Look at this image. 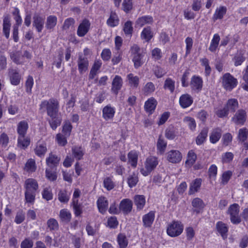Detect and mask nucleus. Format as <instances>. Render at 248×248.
Segmentation results:
<instances>
[{"label": "nucleus", "instance_id": "29", "mask_svg": "<svg viewBox=\"0 0 248 248\" xmlns=\"http://www.w3.org/2000/svg\"><path fill=\"white\" fill-rule=\"evenodd\" d=\"M222 135V130L219 128H217L214 129L211 132L209 139L210 141L212 143H216L217 142L220 138H221Z\"/></svg>", "mask_w": 248, "mask_h": 248}, {"label": "nucleus", "instance_id": "47", "mask_svg": "<svg viewBox=\"0 0 248 248\" xmlns=\"http://www.w3.org/2000/svg\"><path fill=\"white\" fill-rule=\"evenodd\" d=\"M30 143V140L28 138H26L25 136H18V147L25 149L27 148Z\"/></svg>", "mask_w": 248, "mask_h": 248}, {"label": "nucleus", "instance_id": "11", "mask_svg": "<svg viewBox=\"0 0 248 248\" xmlns=\"http://www.w3.org/2000/svg\"><path fill=\"white\" fill-rule=\"evenodd\" d=\"M168 160L172 163H177L181 161L182 158V154L178 150H172L167 154Z\"/></svg>", "mask_w": 248, "mask_h": 248}, {"label": "nucleus", "instance_id": "13", "mask_svg": "<svg viewBox=\"0 0 248 248\" xmlns=\"http://www.w3.org/2000/svg\"><path fill=\"white\" fill-rule=\"evenodd\" d=\"M202 79L199 76H193L191 79L190 86L192 90L199 92L202 88Z\"/></svg>", "mask_w": 248, "mask_h": 248}, {"label": "nucleus", "instance_id": "41", "mask_svg": "<svg viewBox=\"0 0 248 248\" xmlns=\"http://www.w3.org/2000/svg\"><path fill=\"white\" fill-rule=\"evenodd\" d=\"M220 40V36L218 34H214L213 39L209 47V50L212 52H215L216 51Z\"/></svg>", "mask_w": 248, "mask_h": 248}, {"label": "nucleus", "instance_id": "32", "mask_svg": "<svg viewBox=\"0 0 248 248\" xmlns=\"http://www.w3.org/2000/svg\"><path fill=\"white\" fill-rule=\"evenodd\" d=\"M208 132V128L207 127H204L196 139V142L197 145H201L205 141L207 137Z\"/></svg>", "mask_w": 248, "mask_h": 248}, {"label": "nucleus", "instance_id": "16", "mask_svg": "<svg viewBox=\"0 0 248 248\" xmlns=\"http://www.w3.org/2000/svg\"><path fill=\"white\" fill-rule=\"evenodd\" d=\"M115 110L110 105H108L102 109V117L106 120H112L114 117Z\"/></svg>", "mask_w": 248, "mask_h": 248}, {"label": "nucleus", "instance_id": "26", "mask_svg": "<svg viewBox=\"0 0 248 248\" xmlns=\"http://www.w3.org/2000/svg\"><path fill=\"white\" fill-rule=\"evenodd\" d=\"M60 161V157L51 153L46 159V163L49 167L54 168L58 166Z\"/></svg>", "mask_w": 248, "mask_h": 248}, {"label": "nucleus", "instance_id": "22", "mask_svg": "<svg viewBox=\"0 0 248 248\" xmlns=\"http://www.w3.org/2000/svg\"><path fill=\"white\" fill-rule=\"evenodd\" d=\"M49 117L50 119H48L49 124L53 130H55L58 126L61 125L62 118L59 114Z\"/></svg>", "mask_w": 248, "mask_h": 248}, {"label": "nucleus", "instance_id": "23", "mask_svg": "<svg viewBox=\"0 0 248 248\" xmlns=\"http://www.w3.org/2000/svg\"><path fill=\"white\" fill-rule=\"evenodd\" d=\"M202 180L201 178H197L192 181L190 185L188 191L189 195H192L198 192L202 185Z\"/></svg>", "mask_w": 248, "mask_h": 248}, {"label": "nucleus", "instance_id": "1", "mask_svg": "<svg viewBox=\"0 0 248 248\" xmlns=\"http://www.w3.org/2000/svg\"><path fill=\"white\" fill-rule=\"evenodd\" d=\"M40 107L41 109H46L49 116L59 114V103L56 99L50 98L48 100H44L41 102Z\"/></svg>", "mask_w": 248, "mask_h": 248}, {"label": "nucleus", "instance_id": "49", "mask_svg": "<svg viewBox=\"0 0 248 248\" xmlns=\"http://www.w3.org/2000/svg\"><path fill=\"white\" fill-rule=\"evenodd\" d=\"M47 229L50 231H56L59 228V224L58 221L53 218L49 219L46 222Z\"/></svg>", "mask_w": 248, "mask_h": 248}, {"label": "nucleus", "instance_id": "5", "mask_svg": "<svg viewBox=\"0 0 248 248\" xmlns=\"http://www.w3.org/2000/svg\"><path fill=\"white\" fill-rule=\"evenodd\" d=\"M237 84V79L230 73L225 74L222 77V86L227 91H231Z\"/></svg>", "mask_w": 248, "mask_h": 248}, {"label": "nucleus", "instance_id": "64", "mask_svg": "<svg viewBox=\"0 0 248 248\" xmlns=\"http://www.w3.org/2000/svg\"><path fill=\"white\" fill-rule=\"evenodd\" d=\"M42 196L44 199L49 201L52 199L53 194L50 188L46 187L44 188L42 192Z\"/></svg>", "mask_w": 248, "mask_h": 248}, {"label": "nucleus", "instance_id": "63", "mask_svg": "<svg viewBox=\"0 0 248 248\" xmlns=\"http://www.w3.org/2000/svg\"><path fill=\"white\" fill-rule=\"evenodd\" d=\"M104 186L108 190H110L114 187V184L110 177H107L103 181Z\"/></svg>", "mask_w": 248, "mask_h": 248}, {"label": "nucleus", "instance_id": "60", "mask_svg": "<svg viewBox=\"0 0 248 248\" xmlns=\"http://www.w3.org/2000/svg\"><path fill=\"white\" fill-rule=\"evenodd\" d=\"M248 130L246 128H241L239 130L238 138L242 142L245 141L248 138Z\"/></svg>", "mask_w": 248, "mask_h": 248}, {"label": "nucleus", "instance_id": "42", "mask_svg": "<svg viewBox=\"0 0 248 248\" xmlns=\"http://www.w3.org/2000/svg\"><path fill=\"white\" fill-rule=\"evenodd\" d=\"M60 217L62 222L68 223L71 218L70 212L66 209H63L60 212Z\"/></svg>", "mask_w": 248, "mask_h": 248}, {"label": "nucleus", "instance_id": "54", "mask_svg": "<svg viewBox=\"0 0 248 248\" xmlns=\"http://www.w3.org/2000/svg\"><path fill=\"white\" fill-rule=\"evenodd\" d=\"M133 24L131 21H126L123 27V31L126 35L131 36L133 31Z\"/></svg>", "mask_w": 248, "mask_h": 248}, {"label": "nucleus", "instance_id": "20", "mask_svg": "<svg viewBox=\"0 0 248 248\" xmlns=\"http://www.w3.org/2000/svg\"><path fill=\"white\" fill-rule=\"evenodd\" d=\"M123 85V79L118 75L115 76L112 82L111 91L117 94Z\"/></svg>", "mask_w": 248, "mask_h": 248}, {"label": "nucleus", "instance_id": "52", "mask_svg": "<svg viewBox=\"0 0 248 248\" xmlns=\"http://www.w3.org/2000/svg\"><path fill=\"white\" fill-rule=\"evenodd\" d=\"M72 154L74 157L78 160L82 158L84 155L82 148L79 146H74L72 148Z\"/></svg>", "mask_w": 248, "mask_h": 248}, {"label": "nucleus", "instance_id": "9", "mask_svg": "<svg viewBox=\"0 0 248 248\" xmlns=\"http://www.w3.org/2000/svg\"><path fill=\"white\" fill-rule=\"evenodd\" d=\"M45 17L38 14H35L33 16L32 26L38 32H42L44 25Z\"/></svg>", "mask_w": 248, "mask_h": 248}, {"label": "nucleus", "instance_id": "4", "mask_svg": "<svg viewBox=\"0 0 248 248\" xmlns=\"http://www.w3.org/2000/svg\"><path fill=\"white\" fill-rule=\"evenodd\" d=\"M158 163L157 158L155 156H150L146 159L145 167V169L140 170L141 173L144 176H147L153 170Z\"/></svg>", "mask_w": 248, "mask_h": 248}, {"label": "nucleus", "instance_id": "28", "mask_svg": "<svg viewBox=\"0 0 248 248\" xmlns=\"http://www.w3.org/2000/svg\"><path fill=\"white\" fill-rule=\"evenodd\" d=\"M157 105V101L153 98L151 97L149 98L145 103L144 108L147 112H149L150 113H152L155 109Z\"/></svg>", "mask_w": 248, "mask_h": 248}, {"label": "nucleus", "instance_id": "59", "mask_svg": "<svg viewBox=\"0 0 248 248\" xmlns=\"http://www.w3.org/2000/svg\"><path fill=\"white\" fill-rule=\"evenodd\" d=\"M25 219V214L24 211L22 210H18L16 215L15 218V222L17 224H19L22 223Z\"/></svg>", "mask_w": 248, "mask_h": 248}, {"label": "nucleus", "instance_id": "24", "mask_svg": "<svg viewBox=\"0 0 248 248\" xmlns=\"http://www.w3.org/2000/svg\"><path fill=\"white\" fill-rule=\"evenodd\" d=\"M216 228L217 232L221 234L223 239H225L227 237V232L228 228L227 225L222 221H218L216 224Z\"/></svg>", "mask_w": 248, "mask_h": 248}, {"label": "nucleus", "instance_id": "14", "mask_svg": "<svg viewBox=\"0 0 248 248\" xmlns=\"http://www.w3.org/2000/svg\"><path fill=\"white\" fill-rule=\"evenodd\" d=\"M25 191L36 192L38 189L39 186L37 181L33 178H28L24 184Z\"/></svg>", "mask_w": 248, "mask_h": 248}, {"label": "nucleus", "instance_id": "12", "mask_svg": "<svg viewBox=\"0 0 248 248\" xmlns=\"http://www.w3.org/2000/svg\"><path fill=\"white\" fill-rule=\"evenodd\" d=\"M132 206V201L129 199H125L121 202L119 205V209L124 214H128L131 211Z\"/></svg>", "mask_w": 248, "mask_h": 248}, {"label": "nucleus", "instance_id": "30", "mask_svg": "<svg viewBox=\"0 0 248 248\" xmlns=\"http://www.w3.org/2000/svg\"><path fill=\"white\" fill-rule=\"evenodd\" d=\"M225 107L229 112H234L238 108V101L234 98L230 99L227 101Z\"/></svg>", "mask_w": 248, "mask_h": 248}, {"label": "nucleus", "instance_id": "56", "mask_svg": "<svg viewBox=\"0 0 248 248\" xmlns=\"http://www.w3.org/2000/svg\"><path fill=\"white\" fill-rule=\"evenodd\" d=\"M183 121L188 126L191 130L194 131L195 129L196 124L194 118L187 116L184 118Z\"/></svg>", "mask_w": 248, "mask_h": 248}, {"label": "nucleus", "instance_id": "19", "mask_svg": "<svg viewBox=\"0 0 248 248\" xmlns=\"http://www.w3.org/2000/svg\"><path fill=\"white\" fill-rule=\"evenodd\" d=\"M108 202L105 197H99L97 201V205L99 212L104 214L108 208Z\"/></svg>", "mask_w": 248, "mask_h": 248}, {"label": "nucleus", "instance_id": "36", "mask_svg": "<svg viewBox=\"0 0 248 248\" xmlns=\"http://www.w3.org/2000/svg\"><path fill=\"white\" fill-rule=\"evenodd\" d=\"M28 128V124L26 121H22L20 122L17 125V131L19 136H25Z\"/></svg>", "mask_w": 248, "mask_h": 248}, {"label": "nucleus", "instance_id": "39", "mask_svg": "<svg viewBox=\"0 0 248 248\" xmlns=\"http://www.w3.org/2000/svg\"><path fill=\"white\" fill-rule=\"evenodd\" d=\"M153 37V32L150 27L144 28L141 33V38L149 42Z\"/></svg>", "mask_w": 248, "mask_h": 248}, {"label": "nucleus", "instance_id": "34", "mask_svg": "<svg viewBox=\"0 0 248 248\" xmlns=\"http://www.w3.org/2000/svg\"><path fill=\"white\" fill-rule=\"evenodd\" d=\"M57 23V18L53 15L47 17L46 23V28L47 30H51L54 29Z\"/></svg>", "mask_w": 248, "mask_h": 248}, {"label": "nucleus", "instance_id": "35", "mask_svg": "<svg viewBox=\"0 0 248 248\" xmlns=\"http://www.w3.org/2000/svg\"><path fill=\"white\" fill-rule=\"evenodd\" d=\"M128 163L133 168H136L137 165L138 155L136 151H131L127 155Z\"/></svg>", "mask_w": 248, "mask_h": 248}, {"label": "nucleus", "instance_id": "15", "mask_svg": "<svg viewBox=\"0 0 248 248\" xmlns=\"http://www.w3.org/2000/svg\"><path fill=\"white\" fill-rule=\"evenodd\" d=\"M11 25L10 16L9 15H4L3 19L2 31L4 35L7 39H8L10 36Z\"/></svg>", "mask_w": 248, "mask_h": 248}, {"label": "nucleus", "instance_id": "43", "mask_svg": "<svg viewBox=\"0 0 248 248\" xmlns=\"http://www.w3.org/2000/svg\"><path fill=\"white\" fill-rule=\"evenodd\" d=\"M117 241L119 248H125L128 245V239L124 234H119L117 237Z\"/></svg>", "mask_w": 248, "mask_h": 248}, {"label": "nucleus", "instance_id": "45", "mask_svg": "<svg viewBox=\"0 0 248 248\" xmlns=\"http://www.w3.org/2000/svg\"><path fill=\"white\" fill-rule=\"evenodd\" d=\"M58 198L61 202L66 203L69 200L70 196L65 190L61 189L59 191Z\"/></svg>", "mask_w": 248, "mask_h": 248}, {"label": "nucleus", "instance_id": "51", "mask_svg": "<svg viewBox=\"0 0 248 248\" xmlns=\"http://www.w3.org/2000/svg\"><path fill=\"white\" fill-rule=\"evenodd\" d=\"M164 88L169 90L172 93L175 89V81L170 78H167L165 81Z\"/></svg>", "mask_w": 248, "mask_h": 248}, {"label": "nucleus", "instance_id": "40", "mask_svg": "<svg viewBox=\"0 0 248 248\" xmlns=\"http://www.w3.org/2000/svg\"><path fill=\"white\" fill-rule=\"evenodd\" d=\"M134 202L138 210L142 209L145 204V199L143 195H137L134 197Z\"/></svg>", "mask_w": 248, "mask_h": 248}, {"label": "nucleus", "instance_id": "2", "mask_svg": "<svg viewBox=\"0 0 248 248\" xmlns=\"http://www.w3.org/2000/svg\"><path fill=\"white\" fill-rule=\"evenodd\" d=\"M240 206L237 203H233L230 206L227 213L230 216V220L233 224H238L241 221V219L239 215Z\"/></svg>", "mask_w": 248, "mask_h": 248}, {"label": "nucleus", "instance_id": "31", "mask_svg": "<svg viewBox=\"0 0 248 248\" xmlns=\"http://www.w3.org/2000/svg\"><path fill=\"white\" fill-rule=\"evenodd\" d=\"M119 19L115 12H111L109 18L107 21V25L110 27H114L118 25Z\"/></svg>", "mask_w": 248, "mask_h": 248}, {"label": "nucleus", "instance_id": "48", "mask_svg": "<svg viewBox=\"0 0 248 248\" xmlns=\"http://www.w3.org/2000/svg\"><path fill=\"white\" fill-rule=\"evenodd\" d=\"M197 159V155L193 150H190L187 154V159L186 161V164L189 166H192Z\"/></svg>", "mask_w": 248, "mask_h": 248}, {"label": "nucleus", "instance_id": "61", "mask_svg": "<svg viewBox=\"0 0 248 248\" xmlns=\"http://www.w3.org/2000/svg\"><path fill=\"white\" fill-rule=\"evenodd\" d=\"M232 175V172L231 170L224 171L222 174L221 183L223 185L227 184Z\"/></svg>", "mask_w": 248, "mask_h": 248}, {"label": "nucleus", "instance_id": "57", "mask_svg": "<svg viewBox=\"0 0 248 248\" xmlns=\"http://www.w3.org/2000/svg\"><path fill=\"white\" fill-rule=\"evenodd\" d=\"M176 136V129L172 126H169L165 131V137L169 140H173Z\"/></svg>", "mask_w": 248, "mask_h": 248}, {"label": "nucleus", "instance_id": "25", "mask_svg": "<svg viewBox=\"0 0 248 248\" xmlns=\"http://www.w3.org/2000/svg\"><path fill=\"white\" fill-rule=\"evenodd\" d=\"M126 79L129 85L134 88H137L139 85L140 78L137 76H134L132 73L128 74Z\"/></svg>", "mask_w": 248, "mask_h": 248}, {"label": "nucleus", "instance_id": "37", "mask_svg": "<svg viewBox=\"0 0 248 248\" xmlns=\"http://www.w3.org/2000/svg\"><path fill=\"white\" fill-rule=\"evenodd\" d=\"M139 182L138 173L133 172L130 174L127 177V183L128 186L132 188L137 185Z\"/></svg>", "mask_w": 248, "mask_h": 248}, {"label": "nucleus", "instance_id": "21", "mask_svg": "<svg viewBox=\"0 0 248 248\" xmlns=\"http://www.w3.org/2000/svg\"><path fill=\"white\" fill-rule=\"evenodd\" d=\"M179 103L183 108H186L192 104L193 99L189 94H184L180 96Z\"/></svg>", "mask_w": 248, "mask_h": 248}, {"label": "nucleus", "instance_id": "46", "mask_svg": "<svg viewBox=\"0 0 248 248\" xmlns=\"http://www.w3.org/2000/svg\"><path fill=\"white\" fill-rule=\"evenodd\" d=\"M35 162L32 159H29L25 164L24 170L29 172H34L36 170Z\"/></svg>", "mask_w": 248, "mask_h": 248}, {"label": "nucleus", "instance_id": "17", "mask_svg": "<svg viewBox=\"0 0 248 248\" xmlns=\"http://www.w3.org/2000/svg\"><path fill=\"white\" fill-rule=\"evenodd\" d=\"M47 151L46 144L43 141H39L37 142L34 152L36 155L42 157H43Z\"/></svg>", "mask_w": 248, "mask_h": 248}, {"label": "nucleus", "instance_id": "58", "mask_svg": "<svg viewBox=\"0 0 248 248\" xmlns=\"http://www.w3.org/2000/svg\"><path fill=\"white\" fill-rule=\"evenodd\" d=\"M143 57L142 54L132 57V61L135 68L138 69L143 64V62L142 60Z\"/></svg>", "mask_w": 248, "mask_h": 248}, {"label": "nucleus", "instance_id": "44", "mask_svg": "<svg viewBox=\"0 0 248 248\" xmlns=\"http://www.w3.org/2000/svg\"><path fill=\"white\" fill-rule=\"evenodd\" d=\"M227 8L224 6H221L216 10L213 16V19L216 20L218 19H222L224 15L226 13Z\"/></svg>", "mask_w": 248, "mask_h": 248}, {"label": "nucleus", "instance_id": "50", "mask_svg": "<svg viewBox=\"0 0 248 248\" xmlns=\"http://www.w3.org/2000/svg\"><path fill=\"white\" fill-rule=\"evenodd\" d=\"M157 149L160 154H163L167 147V142L161 138V136L159 137L157 142Z\"/></svg>", "mask_w": 248, "mask_h": 248}, {"label": "nucleus", "instance_id": "27", "mask_svg": "<svg viewBox=\"0 0 248 248\" xmlns=\"http://www.w3.org/2000/svg\"><path fill=\"white\" fill-rule=\"evenodd\" d=\"M245 52L243 50L238 51L235 54L232 60L235 66H238L242 64L245 61L246 58L244 56Z\"/></svg>", "mask_w": 248, "mask_h": 248}, {"label": "nucleus", "instance_id": "33", "mask_svg": "<svg viewBox=\"0 0 248 248\" xmlns=\"http://www.w3.org/2000/svg\"><path fill=\"white\" fill-rule=\"evenodd\" d=\"M153 22V18L151 16H143L139 17L136 21V25L140 27L144 26L146 24H152Z\"/></svg>", "mask_w": 248, "mask_h": 248}, {"label": "nucleus", "instance_id": "7", "mask_svg": "<svg viewBox=\"0 0 248 248\" xmlns=\"http://www.w3.org/2000/svg\"><path fill=\"white\" fill-rule=\"evenodd\" d=\"M77 63L80 74H82L87 71L89 67V60L86 56H83L81 53H79Z\"/></svg>", "mask_w": 248, "mask_h": 248}, {"label": "nucleus", "instance_id": "62", "mask_svg": "<svg viewBox=\"0 0 248 248\" xmlns=\"http://www.w3.org/2000/svg\"><path fill=\"white\" fill-rule=\"evenodd\" d=\"M72 126L71 123L69 122H66L64 123L62 132L66 137H69L71 134Z\"/></svg>", "mask_w": 248, "mask_h": 248}, {"label": "nucleus", "instance_id": "38", "mask_svg": "<svg viewBox=\"0 0 248 248\" xmlns=\"http://www.w3.org/2000/svg\"><path fill=\"white\" fill-rule=\"evenodd\" d=\"M192 205L195 208L194 212L199 213L203 208L204 204L202 200L199 198H194L192 202Z\"/></svg>", "mask_w": 248, "mask_h": 248}, {"label": "nucleus", "instance_id": "53", "mask_svg": "<svg viewBox=\"0 0 248 248\" xmlns=\"http://www.w3.org/2000/svg\"><path fill=\"white\" fill-rule=\"evenodd\" d=\"M36 193V192L25 191V200L26 202L33 204L35 199Z\"/></svg>", "mask_w": 248, "mask_h": 248}, {"label": "nucleus", "instance_id": "55", "mask_svg": "<svg viewBox=\"0 0 248 248\" xmlns=\"http://www.w3.org/2000/svg\"><path fill=\"white\" fill-rule=\"evenodd\" d=\"M72 206L75 216L77 217L80 216L82 213V208L81 205L78 203V201H72Z\"/></svg>", "mask_w": 248, "mask_h": 248}, {"label": "nucleus", "instance_id": "3", "mask_svg": "<svg viewBox=\"0 0 248 248\" xmlns=\"http://www.w3.org/2000/svg\"><path fill=\"white\" fill-rule=\"evenodd\" d=\"M184 226L181 222L174 221L168 226L167 232L171 237H176L180 235L183 232Z\"/></svg>", "mask_w": 248, "mask_h": 248}, {"label": "nucleus", "instance_id": "18", "mask_svg": "<svg viewBox=\"0 0 248 248\" xmlns=\"http://www.w3.org/2000/svg\"><path fill=\"white\" fill-rule=\"evenodd\" d=\"M155 217V212L150 211L142 217L143 226L146 228L151 227Z\"/></svg>", "mask_w": 248, "mask_h": 248}, {"label": "nucleus", "instance_id": "8", "mask_svg": "<svg viewBox=\"0 0 248 248\" xmlns=\"http://www.w3.org/2000/svg\"><path fill=\"white\" fill-rule=\"evenodd\" d=\"M90 26L91 23L90 21L86 18L82 20L78 27L77 30V35L79 37L84 36L89 31Z\"/></svg>", "mask_w": 248, "mask_h": 248}, {"label": "nucleus", "instance_id": "6", "mask_svg": "<svg viewBox=\"0 0 248 248\" xmlns=\"http://www.w3.org/2000/svg\"><path fill=\"white\" fill-rule=\"evenodd\" d=\"M247 119V112L243 109L238 110L232 118V121L236 125H243Z\"/></svg>", "mask_w": 248, "mask_h": 248}, {"label": "nucleus", "instance_id": "10", "mask_svg": "<svg viewBox=\"0 0 248 248\" xmlns=\"http://www.w3.org/2000/svg\"><path fill=\"white\" fill-rule=\"evenodd\" d=\"M8 76L11 83L13 85L19 84L21 79V75L16 69L10 68L8 69Z\"/></svg>", "mask_w": 248, "mask_h": 248}]
</instances>
